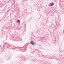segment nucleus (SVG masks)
Listing matches in <instances>:
<instances>
[{
    "label": "nucleus",
    "mask_w": 64,
    "mask_h": 64,
    "mask_svg": "<svg viewBox=\"0 0 64 64\" xmlns=\"http://www.w3.org/2000/svg\"><path fill=\"white\" fill-rule=\"evenodd\" d=\"M42 56H44V55H42Z\"/></svg>",
    "instance_id": "nucleus-11"
},
{
    "label": "nucleus",
    "mask_w": 64,
    "mask_h": 64,
    "mask_svg": "<svg viewBox=\"0 0 64 64\" xmlns=\"http://www.w3.org/2000/svg\"><path fill=\"white\" fill-rule=\"evenodd\" d=\"M17 22L18 23H20V20H17Z\"/></svg>",
    "instance_id": "nucleus-4"
},
{
    "label": "nucleus",
    "mask_w": 64,
    "mask_h": 64,
    "mask_svg": "<svg viewBox=\"0 0 64 64\" xmlns=\"http://www.w3.org/2000/svg\"><path fill=\"white\" fill-rule=\"evenodd\" d=\"M41 54V52H38V56H41V55L40 54Z\"/></svg>",
    "instance_id": "nucleus-3"
},
{
    "label": "nucleus",
    "mask_w": 64,
    "mask_h": 64,
    "mask_svg": "<svg viewBox=\"0 0 64 64\" xmlns=\"http://www.w3.org/2000/svg\"><path fill=\"white\" fill-rule=\"evenodd\" d=\"M27 57H31V56L30 55H27Z\"/></svg>",
    "instance_id": "nucleus-5"
},
{
    "label": "nucleus",
    "mask_w": 64,
    "mask_h": 64,
    "mask_svg": "<svg viewBox=\"0 0 64 64\" xmlns=\"http://www.w3.org/2000/svg\"><path fill=\"white\" fill-rule=\"evenodd\" d=\"M31 52L32 53H33V52H32V51H31Z\"/></svg>",
    "instance_id": "nucleus-7"
},
{
    "label": "nucleus",
    "mask_w": 64,
    "mask_h": 64,
    "mask_svg": "<svg viewBox=\"0 0 64 64\" xmlns=\"http://www.w3.org/2000/svg\"><path fill=\"white\" fill-rule=\"evenodd\" d=\"M1 47V46H0V48Z\"/></svg>",
    "instance_id": "nucleus-10"
},
{
    "label": "nucleus",
    "mask_w": 64,
    "mask_h": 64,
    "mask_svg": "<svg viewBox=\"0 0 64 64\" xmlns=\"http://www.w3.org/2000/svg\"><path fill=\"white\" fill-rule=\"evenodd\" d=\"M54 5V4L53 2H52L50 3L49 5H48V6H49V7H50V6H53Z\"/></svg>",
    "instance_id": "nucleus-1"
},
{
    "label": "nucleus",
    "mask_w": 64,
    "mask_h": 64,
    "mask_svg": "<svg viewBox=\"0 0 64 64\" xmlns=\"http://www.w3.org/2000/svg\"><path fill=\"white\" fill-rule=\"evenodd\" d=\"M17 48V47H15V48Z\"/></svg>",
    "instance_id": "nucleus-8"
},
{
    "label": "nucleus",
    "mask_w": 64,
    "mask_h": 64,
    "mask_svg": "<svg viewBox=\"0 0 64 64\" xmlns=\"http://www.w3.org/2000/svg\"><path fill=\"white\" fill-rule=\"evenodd\" d=\"M9 47H11L10 46H9Z\"/></svg>",
    "instance_id": "nucleus-9"
},
{
    "label": "nucleus",
    "mask_w": 64,
    "mask_h": 64,
    "mask_svg": "<svg viewBox=\"0 0 64 64\" xmlns=\"http://www.w3.org/2000/svg\"><path fill=\"white\" fill-rule=\"evenodd\" d=\"M30 43L31 44H32V45H34L35 44V42L33 41H31L30 42Z\"/></svg>",
    "instance_id": "nucleus-2"
},
{
    "label": "nucleus",
    "mask_w": 64,
    "mask_h": 64,
    "mask_svg": "<svg viewBox=\"0 0 64 64\" xmlns=\"http://www.w3.org/2000/svg\"><path fill=\"white\" fill-rule=\"evenodd\" d=\"M9 59H10V57H9L6 60L7 61H8V60H9Z\"/></svg>",
    "instance_id": "nucleus-6"
}]
</instances>
